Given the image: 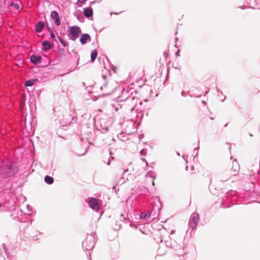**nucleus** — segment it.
Returning <instances> with one entry per match:
<instances>
[{"label": "nucleus", "mask_w": 260, "mask_h": 260, "mask_svg": "<svg viewBox=\"0 0 260 260\" xmlns=\"http://www.w3.org/2000/svg\"><path fill=\"white\" fill-rule=\"evenodd\" d=\"M227 125H228V123H226V124H225L224 125V127H226V126H227Z\"/></svg>", "instance_id": "obj_32"}, {"label": "nucleus", "mask_w": 260, "mask_h": 260, "mask_svg": "<svg viewBox=\"0 0 260 260\" xmlns=\"http://www.w3.org/2000/svg\"><path fill=\"white\" fill-rule=\"evenodd\" d=\"M29 207H30V206H29V205H27V209H29Z\"/></svg>", "instance_id": "obj_29"}, {"label": "nucleus", "mask_w": 260, "mask_h": 260, "mask_svg": "<svg viewBox=\"0 0 260 260\" xmlns=\"http://www.w3.org/2000/svg\"><path fill=\"white\" fill-rule=\"evenodd\" d=\"M30 60L33 63L38 64L41 62V58L40 56L32 55L30 57Z\"/></svg>", "instance_id": "obj_12"}, {"label": "nucleus", "mask_w": 260, "mask_h": 260, "mask_svg": "<svg viewBox=\"0 0 260 260\" xmlns=\"http://www.w3.org/2000/svg\"><path fill=\"white\" fill-rule=\"evenodd\" d=\"M95 246V241L92 236H88L83 242L82 247L87 251L91 250Z\"/></svg>", "instance_id": "obj_3"}, {"label": "nucleus", "mask_w": 260, "mask_h": 260, "mask_svg": "<svg viewBox=\"0 0 260 260\" xmlns=\"http://www.w3.org/2000/svg\"><path fill=\"white\" fill-rule=\"evenodd\" d=\"M117 106H120V105L119 104H117Z\"/></svg>", "instance_id": "obj_39"}, {"label": "nucleus", "mask_w": 260, "mask_h": 260, "mask_svg": "<svg viewBox=\"0 0 260 260\" xmlns=\"http://www.w3.org/2000/svg\"><path fill=\"white\" fill-rule=\"evenodd\" d=\"M128 171V169L124 170L122 176L120 177L117 181V184L122 185L124 184L127 180V178H125L124 175L126 172Z\"/></svg>", "instance_id": "obj_11"}, {"label": "nucleus", "mask_w": 260, "mask_h": 260, "mask_svg": "<svg viewBox=\"0 0 260 260\" xmlns=\"http://www.w3.org/2000/svg\"><path fill=\"white\" fill-rule=\"evenodd\" d=\"M110 161H109L108 162V165H110Z\"/></svg>", "instance_id": "obj_31"}, {"label": "nucleus", "mask_w": 260, "mask_h": 260, "mask_svg": "<svg viewBox=\"0 0 260 260\" xmlns=\"http://www.w3.org/2000/svg\"><path fill=\"white\" fill-rule=\"evenodd\" d=\"M152 184H153V186H154V185H155V184H154V181H153H153H152Z\"/></svg>", "instance_id": "obj_30"}, {"label": "nucleus", "mask_w": 260, "mask_h": 260, "mask_svg": "<svg viewBox=\"0 0 260 260\" xmlns=\"http://www.w3.org/2000/svg\"><path fill=\"white\" fill-rule=\"evenodd\" d=\"M100 131H101L102 133H105L106 132L108 131L109 129L107 126L101 127V129H99Z\"/></svg>", "instance_id": "obj_21"}, {"label": "nucleus", "mask_w": 260, "mask_h": 260, "mask_svg": "<svg viewBox=\"0 0 260 260\" xmlns=\"http://www.w3.org/2000/svg\"><path fill=\"white\" fill-rule=\"evenodd\" d=\"M89 206L93 210L98 211L100 209V205L99 204L98 200L94 198H91L88 203Z\"/></svg>", "instance_id": "obj_7"}, {"label": "nucleus", "mask_w": 260, "mask_h": 260, "mask_svg": "<svg viewBox=\"0 0 260 260\" xmlns=\"http://www.w3.org/2000/svg\"><path fill=\"white\" fill-rule=\"evenodd\" d=\"M160 209V207L158 206L156 209L155 207H153V210L149 212L148 214L147 213L142 212L141 213L140 216L141 219H146L150 217V216L153 214V212L155 210L157 211H159Z\"/></svg>", "instance_id": "obj_9"}, {"label": "nucleus", "mask_w": 260, "mask_h": 260, "mask_svg": "<svg viewBox=\"0 0 260 260\" xmlns=\"http://www.w3.org/2000/svg\"><path fill=\"white\" fill-rule=\"evenodd\" d=\"M125 105L128 106L130 111L133 112L139 103V99L135 97H127L125 99Z\"/></svg>", "instance_id": "obj_5"}, {"label": "nucleus", "mask_w": 260, "mask_h": 260, "mask_svg": "<svg viewBox=\"0 0 260 260\" xmlns=\"http://www.w3.org/2000/svg\"><path fill=\"white\" fill-rule=\"evenodd\" d=\"M106 86V84H105L104 86L101 87V89L102 90H103V88Z\"/></svg>", "instance_id": "obj_26"}, {"label": "nucleus", "mask_w": 260, "mask_h": 260, "mask_svg": "<svg viewBox=\"0 0 260 260\" xmlns=\"http://www.w3.org/2000/svg\"><path fill=\"white\" fill-rule=\"evenodd\" d=\"M249 135H250V137H252L253 136L251 134Z\"/></svg>", "instance_id": "obj_36"}, {"label": "nucleus", "mask_w": 260, "mask_h": 260, "mask_svg": "<svg viewBox=\"0 0 260 260\" xmlns=\"http://www.w3.org/2000/svg\"><path fill=\"white\" fill-rule=\"evenodd\" d=\"M121 218H120V220H122V217H123V220H125L126 219V217H123V214H121Z\"/></svg>", "instance_id": "obj_24"}, {"label": "nucleus", "mask_w": 260, "mask_h": 260, "mask_svg": "<svg viewBox=\"0 0 260 260\" xmlns=\"http://www.w3.org/2000/svg\"><path fill=\"white\" fill-rule=\"evenodd\" d=\"M81 29L78 26H73L70 27L69 33L72 36L71 40H75L79 37V34L81 32Z\"/></svg>", "instance_id": "obj_6"}, {"label": "nucleus", "mask_w": 260, "mask_h": 260, "mask_svg": "<svg viewBox=\"0 0 260 260\" xmlns=\"http://www.w3.org/2000/svg\"><path fill=\"white\" fill-rule=\"evenodd\" d=\"M79 41L82 45H84L91 41V38L88 34H84L81 36Z\"/></svg>", "instance_id": "obj_10"}, {"label": "nucleus", "mask_w": 260, "mask_h": 260, "mask_svg": "<svg viewBox=\"0 0 260 260\" xmlns=\"http://www.w3.org/2000/svg\"><path fill=\"white\" fill-rule=\"evenodd\" d=\"M35 80H27L25 82V85L26 86H31L35 84Z\"/></svg>", "instance_id": "obj_19"}, {"label": "nucleus", "mask_w": 260, "mask_h": 260, "mask_svg": "<svg viewBox=\"0 0 260 260\" xmlns=\"http://www.w3.org/2000/svg\"><path fill=\"white\" fill-rule=\"evenodd\" d=\"M42 46L45 51H47L51 48V44L48 41H44L42 42Z\"/></svg>", "instance_id": "obj_15"}, {"label": "nucleus", "mask_w": 260, "mask_h": 260, "mask_svg": "<svg viewBox=\"0 0 260 260\" xmlns=\"http://www.w3.org/2000/svg\"><path fill=\"white\" fill-rule=\"evenodd\" d=\"M96 56H97V52H96V50L92 51L91 52V55H90L91 61H94Z\"/></svg>", "instance_id": "obj_18"}, {"label": "nucleus", "mask_w": 260, "mask_h": 260, "mask_svg": "<svg viewBox=\"0 0 260 260\" xmlns=\"http://www.w3.org/2000/svg\"><path fill=\"white\" fill-rule=\"evenodd\" d=\"M199 221V215L197 212H193L190 216L188 226L192 230H196V226Z\"/></svg>", "instance_id": "obj_4"}, {"label": "nucleus", "mask_w": 260, "mask_h": 260, "mask_svg": "<svg viewBox=\"0 0 260 260\" xmlns=\"http://www.w3.org/2000/svg\"><path fill=\"white\" fill-rule=\"evenodd\" d=\"M146 153V151L144 149H142L140 151V154L141 156H145Z\"/></svg>", "instance_id": "obj_22"}, {"label": "nucleus", "mask_w": 260, "mask_h": 260, "mask_svg": "<svg viewBox=\"0 0 260 260\" xmlns=\"http://www.w3.org/2000/svg\"><path fill=\"white\" fill-rule=\"evenodd\" d=\"M10 6L11 7H13L16 10H18L20 8V3L18 1L16 2H11L10 3Z\"/></svg>", "instance_id": "obj_17"}, {"label": "nucleus", "mask_w": 260, "mask_h": 260, "mask_svg": "<svg viewBox=\"0 0 260 260\" xmlns=\"http://www.w3.org/2000/svg\"><path fill=\"white\" fill-rule=\"evenodd\" d=\"M115 188H116V186H113V189H115Z\"/></svg>", "instance_id": "obj_33"}, {"label": "nucleus", "mask_w": 260, "mask_h": 260, "mask_svg": "<svg viewBox=\"0 0 260 260\" xmlns=\"http://www.w3.org/2000/svg\"><path fill=\"white\" fill-rule=\"evenodd\" d=\"M150 176V175L149 174V173H147V174L146 175V177H148V176Z\"/></svg>", "instance_id": "obj_28"}, {"label": "nucleus", "mask_w": 260, "mask_h": 260, "mask_svg": "<svg viewBox=\"0 0 260 260\" xmlns=\"http://www.w3.org/2000/svg\"><path fill=\"white\" fill-rule=\"evenodd\" d=\"M178 54H179V52H177V53H176V55H178Z\"/></svg>", "instance_id": "obj_34"}, {"label": "nucleus", "mask_w": 260, "mask_h": 260, "mask_svg": "<svg viewBox=\"0 0 260 260\" xmlns=\"http://www.w3.org/2000/svg\"><path fill=\"white\" fill-rule=\"evenodd\" d=\"M84 14L87 18H89L93 15L92 8H87L84 9Z\"/></svg>", "instance_id": "obj_13"}, {"label": "nucleus", "mask_w": 260, "mask_h": 260, "mask_svg": "<svg viewBox=\"0 0 260 260\" xmlns=\"http://www.w3.org/2000/svg\"><path fill=\"white\" fill-rule=\"evenodd\" d=\"M158 204L159 205H160V203H159V201H158Z\"/></svg>", "instance_id": "obj_38"}, {"label": "nucleus", "mask_w": 260, "mask_h": 260, "mask_svg": "<svg viewBox=\"0 0 260 260\" xmlns=\"http://www.w3.org/2000/svg\"><path fill=\"white\" fill-rule=\"evenodd\" d=\"M142 160L143 161H145L147 165H148V164H147V161H146V159L145 158H142Z\"/></svg>", "instance_id": "obj_27"}, {"label": "nucleus", "mask_w": 260, "mask_h": 260, "mask_svg": "<svg viewBox=\"0 0 260 260\" xmlns=\"http://www.w3.org/2000/svg\"><path fill=\"white\" fill-rule=\"evenodd\" d=\"M58 40L60 42V43L61 44V45L63 46V47H66L67 46V44L66 43V42L63 40L61 37H60L59 36H58Z\"/></svg>", "instance_id": "obj_20"}, {"label": "nucleus", "mask_w": 260, "mask_h": 260, "mask_svg": "<svg viewBox=\"0 0 260 260\" xmlns=\"http://www.w3.org/2000/svg\"><path fill=\"white\" fill-rule=\"evenodd\" d=\"M116 111H117V110H118V107H116Z\"/></svg>", "instance_id": "obj_35"}, {"label": "nucleus", "mask_w": 260, "mask_h": 260, "mask_svg": "<svg viewBox=\"0 0 260 260\" xmlns=\"http://www.w3.org/2000/svg\"><path fill=\"white\" fill-rule=\"evenodd\" d=\"M50 16L51 18L54 20L55 24L57 26H59L60 24V21L58 13L57 12L53 11L51 12Z\"/></svg>", "instance_id": "obj_8"}, {"label": "nucleus", "mask_w": 260, "mask_h": 260, "mask_svg": "<svg viewBox=\"0 0 260 260\" xmlns=\"http://www.w3.org/2000/svg\"><path fill=\"white\" fill-rule=\"evenodd\" d=\"M17 171L13 163L9 160H3L0 164V173L5 177L12 176Z\"/></svg>", "instance_id": "obj_1"}, {"label": "nucleus", "mask_w": 260, "mask_h": 260, "mask_svg": "<svg viewBox=\"0 0 260 260\" xmlns=\"http://www.w3.org/2000/svg\"><path fill=\"white\" fill-rule=\"evenodd\" d=\"M44 181L48 184H52L53 183L54 179L51 176H46L44 178Z\"/></svg>", "instance_id": "obj_16"}, {"label": "nucleus", "mask_w": 260, "mask_h": 260, "mask_svg": "<svg viewBox=\"0 0 260 260\" xmlns=\"http://www.w3.org/2000/svg\"><path fill=\"white\" fill-rule=\"evenodd\" d=\"M50 37H51V38L52 39L55 40V35L53 34V32H52V31H51V33H50Z\"/></svg>", "instance_id": "obj_23"}, {"label": "nucleus", "mask_w": 260, "mask_h": 260, "mask_svg": "<svg viewBox=\"0 0 260 260\" xmlns=\"http://www.w3.org/2000/svg\"><path fill=\"white\" fill-rule=\"evenodd\" d=\"M239 166L235 160L233 161V167L229 170H225L220 174V179L222 181L228 180L231 177L236 176L238 173Z\"/></svg>", "instance_id": "obj_2"}, {"label": "nucleus", "mask_w": 260, "mask_h": 260, "mask_svg": "<svg viewBox=\"0 0 260 260\" xmlns=\"http://www.w3.org/2000/svg\"><path fill=\"white\" fill-rule=\"evenodd\" d=\"M86 0H78V2L79 3H83L84 2H85Z\"/></svg>", "instance_id": "obj_25"}, {"label": "nucleus", "mask_w": 260, "mask_h": 260, "mask_svg": "<svg viewBox=\"0 0 260 260\" xmlns=\"http://www.w3.org/2000/svg\"><path fill=\"white\" fill-rule=\"evenodd\" d=\"M44 27V23L41 21H39L36 25V31H37L38 32H41Z\"/></svg>", "instance_id": "obj_14"}, {"label": "nucleus", "mask_w": 260, "mask_h": 260, "mask_svg": "<svg viewBox=\"0 0 260 260\" xmlns=\"http://www.w3.org/2000/svg\"><path fill=\"white\" fill-rule=\"evenodd\" d=\"M177 155L180 156V153H177Z\"/></svg>", "instance_id": "obj_37"}]
</instances>
